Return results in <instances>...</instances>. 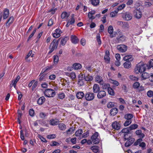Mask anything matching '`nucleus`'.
<instances>
[{"mask_svg":"<svg viewBox=\"0 0 153 153\" xmlns=\"http://www.w3.org/2000/svg\"><path fill=\"white\" fill-rule=\"evenodd\" d=\"M147 67V65L144 64L143 62H140L136 66L134 69V73L137 74H141L145 72Z\"/></svg>","mask_w":153,"mask_h":153,"instance_id":"nucleus-1","label":"nucleus"},{"mask_svg":"<svg viewBox=\"0 0 153 153\" xmlns=\"http://www.w3.org/2000/svg\"><path fill=\"white\" fill-rule=\"evenodd\" d=\"M45 96L49 97H54L56 94L55 91L51 89H46L44 92Z\"/></svg>","mask_w":153,"mask_h":153,"instance_id":"nucleus-2","label":"nucleus"},{"mask_svg":"<svg viewBox=\"0 0 153 153\" xmlns=\"http://www.w3.org/2000/svg\"><path fill=\"white\" fill-rule=\"evenodd\" d=\"M99 134L97 132H95L91 136V140L93 144H97L99 143L100 140L98 138Z\"/></svg>","mask_w":153,"mask_h":153,"instance_id":"nucleus-3","label":"nucleus"},{"mask_svg":"<svg viewBox=\"0 0 153 153\" xmlns=\"http://www.w3.org/2000/svg\"><path fill=\"white\" fill-rule=\"evenodd\" d=\"M58 45V42L56 41V40L54 39L51 43L50 45V51L48 53H51L54 50L56 49Z\"/></svg>","mask_w":153,"mask_h":153,"instance_id":"nucleus-4","label":"nucleus"},{"mask_svg":"<svg viewBox=\"0 0 153 153\" xmlns=\"http://www.w3.org/2000/svg\"><path fill=\"white\" fill-rule=\"evenodd\" d=\"M84 76L85 75L82 74H80L78 76V84L80 86H82L84 84Z\"/></svg>","mask_w":153,"mask_h":153,"instance_id":"nucleus-5","label":"nucleus"},{"mask_svg":"<svg viewBox=\"0 0 153 153\" xmlns=\"http://www.w3.org/2000/svg\"><path fill=\"white\" fill-rule=\"evenodd\" d=\"M94 93L88 92L85 95V98L88 101H91L94 99Z\"/></svg>","mask_w":153,"mask_h":153,"instance_id":"nucleus-6","label":"nucleus"},{"mask_svg":"<svg viewBox=\"0 0 153 153\" xmlns=\"http://www.w3.org/2000/svg\"><path fill=\"white\" fill-rule=\"evenodd\" d=\"M38 82L37 80H33L31 81L28 84V87H30L32 86V89L33 90L37 87L38 85Z\"/></svg>","mask_w":153,"mask_h":153,"instance_id":"nucleus-7","label":"nucleus"},{"mask_svg":"<svg viewBox=\"0 0 153 153\" xmlns=\"http://www.w3.org/2000/svg\"><path fill=\"white\" fill-rule=\"evenodd\" d=\"M62 32L59 28L56 29L54 32L53 34V37L55 38H58L60 36Z\"/></svg>","mask_w":153,"mask_h":153,"instance_id":"nucleus-8","label":"nucleus"},{"mask_svg":"<svg viewBox=\"0 0 153 153\" xmlns=\"http://www.w3.org/2000/svg\"><path fill=\"white\" fill-rule=\"evenodd\" d=\"M117 48L118 51L122 52H125L127 50V47L123 45H118L117 47Z\"/></svg>","mask_w":153,"mask_h":153,"instance_id":"nucleus-9","label":"nucleus"},{"mask_svg":"<svg viewBox=\"0 0 153 153\" xmlns=\"http://www.w3.org/2000/svg\"><path fill=\"white\" fill-rule=\"evenodd\" d=\"M122 17L125 20L128 21L132 19V16L129 13L126 12L122 15Z\"/></svg>","mask_w":153,"mask_h":153,"instance_id":"nucleus-10","label":"nucleus"},{"mask_svg":"<svg viewBox=\"0 0 153 153\" xmlns=\"http://www.w3.org/2000/svg\"><path fill=\"white\" fill-rule=\"evenodd\" d=\"M134 16L137 19L140 18L142 16V13L140 10L136 9L134 11Z\"/></svg>","mask_w":153,"mask_h":153,"instance_id":"nucleus-11","label":"nucleus"},{"mask_svg":"<svg viewBox=\"0 0 153 153\" xmlns=\"http://www.w3.org/2000/svg\"><path fill=\"white\" fill-rule=\"evenodd\" d=\"M112 126L113 128L118 130L120 128L121 124L119 122L115 121L112 123Z\"/></svg>","mask_w":153,"mask_h":153,"instance_id":"nucleus-12","label":"nucleus"},{"mask_svg":"<svg viewBox=\"0 0 153 153\" xmlns=\"http://www.w3.org/2000/svg\"><path fill=\"white\" fill-rule=\"evenodd\" d=\"M123 59L126 61L131 62L133 60V58L131 55H127L124 57Z\"/></svg>","mask_w":153,"mask_h":153,"instance_id":"nucleus-13","label":"nucleus"},{"mask_svg":"<svg viewBox=\"0 0 153 153\" xmlns=\"http://www.w3.org/2000/svg\"><path fill=\"white\" fill-rule=\"evenodd\" d=\"M104 60L106 62L108 63L109 62L110 58L109 57V52L108 51H106L105 52V54L104 57Z\"/></svg>","mask_w":153,"mask_h":153,"instance_id":"nucleus-14","label":"nucleus"},{"mask_svg":"<svg viewBox=\"0 0 153 153\" xmlns=\"http://www.w3.org/2000/svg\"><path fill=\"white\" fill-rule=\"evenodd\" d=\"M106 95V92L105 91H101L99 92L97 97L98 98H102Z\"/></svg>","mask_w":153,"mask_h":153,"instance_id":"nucleus-15","label":"nucleus"},{"mask_svg":"<svg viewBox=\"0 0 153 153\" xmlns=\"http://www.w3.org/2000/svg\"><path fill=\"white\" fill-rule=\"evenodd\" d=\"M71 41L72 43L76 44L78 42L79 40L76 36L72 35L71 37Z\"/></svg>","mask_w":153,"mask_h":153,"instance_id":"nucleus-16","label":"nucleus"},{"mask_svg":"<svg viewBox=\"0 0 153 153\" xmlns=\"http://www.w3.org/2000/svg\"><path fill=\"white\" fill-rule=\"evenodd\" d=\"M134 141V138H130L125 143V146L126 147H128L133 143Z\"/></svg>","mask_w":153,"mask_h":153,"instance_id":"nucleus-17","label":"nucleus"},{"mask_svg":"<svg viewBox=\"0 0 153 153\" xmlns=\"http://www.w3.org/2000/svg\"><path fill=\"white\" fill-rule=\"evenodd\" d=\"M149 74L147 73H143L141 75V79L142 80H145L146 79L149 78Z\"/></svg>","mask_w":153,"mask_h":153,"instance_id":"nucleus-18","label":"nucleus"},{"mask_svg":"<svg viewBox=\"0 0 153 153\" xmlns=\"http://www.w3.org/2000/svg\"><path fill=\"white\" fill-rule=\"evenodd\" d=\"M95 80L97 82L101 84H102L103 83L102 77L99 76H97L95 77Z\"/></svg>","mask_w":153,"mask_h":153,"instance_id":"nucleus-19","label":"nucleus"},{"mask_svg":"<svg viewBox=\"0 0 153 153\" xmlns=\"http://www.w3.org/2000/svg\"><path fill=\"white\" fill-rule=\"evenodd\" d=\"M93 91L95 93H97L100 91V88L99 85L97 84H94L93 87Z\"/></svg>","mask_w":153,"mask_h":153,"instance_id":"nucleus-20","label":"nucleus"},{"mask_svg":"<svg viewBox=\"0 0 153 153\" xmlns=\"http://www.w3.org/2000/svg\"><path fill=\"white\" fill-rule=\"evenodd\" d=\"M117 39L119 42H123L125 40L126 38L123 35H120L117 37Z\"/></svg>","mask_w":153,"mask_h":153,"instance_id":"nucleus-21","label":"nucleus"},{"mask_svg":"<svg viewBox=\"0 0 153 153\" xmlns=\"http://www.w3.org/2000/svg\"><path fill=\"white\" fill-rule=\"evenodd\" d=\"M73 68L75 70H78L81 68L82 65L79 63H75L73 65Z\"/></svg>","mask_w":153,"mask_h":153,"instance_id":"nucleus-22","label":"nucleus"},{"mask_svg":"<svg viewBox=\"0 0 153 153\" xmlns=\"http://www.w3.org/2000/svg\"><path fill=\"white\" fill-rule=\"evenodd\" d=\"M70 14L66 12H63L61 15V18L62 19L67 18L69 16Z\"/></svg>","mask_w":153,"mask_h":153,"instance_id":"nucleus-23","label":"nucleus"},{"mask_svg":"<svg viewBox=\"0 0 153 153\" xmlns=\"http://www.w3.org/2000/svg\"><path fill=\"white\" fill-rule=\"evenodd\" d=\"M114 29L112 26H110L108 27V33L110 34V36L111 37H114L112 35Z\"/></svg>","mask_w":153,"mask_h":153,"instance_id":"nucleus-24","label":"nucleus"},{"mask_svg":"<svg viewBox=\"0 0 153 153\" xmlns=\"http://www.w3.org/2000/svg\"><path fill=\"white\" fill-rule=\"evenodd\" d=\"M45 101V99L44 97L42 96L40 97L37 101L39 105L42 104Z\"/></svg>","mask_w":153,"mask_h":153,"instance_id":"nucleus-25","label":"nucleus"},{"mask_svg":"<svg viewBox=\"0 0 153 153\" xmlns=\"http://www.w3.org/2000/svg\"><path fill=\"white\" fill-rule=\"evenodd\" d=\"M130 61H126L123 64V66L126 68H129L131 67V64Z\"/></svg>","mask_w":153,"mask_h":153,"instance_id":"nucleus-26","label":"nucleus"},{"mask_svg":"<svg viewBox=\"0 0 153 153\" xmlns=\"http://www.w3.org/2000/svg\"><path fill=\"white\" fill-rule=\"evenodd\" d=\"M91 4L94 6H96L99 4L100 0H90Z\"/></svg>","mask_w":153,"mask_h":153,"instance_id":"nucleus-27","label":"nucleus"},{"mask_svg":"<svg viewBox=\"0 0 153 153\" xmlns=\"http://www.w3.org/2000/svg\"><path fill=\"white\" fill-rule=\"evenodd\" d=\"M136 134L140 137L143 138L144 136V134L142 133L141 130H138L136 131Z\"/></svg>","mask_w":153,"mask_h":153,"instance_id":"nucleus-28","label":"nucleus"},{"mask_svg":"<svg viewBox=\"0 0 153 153\" xmlns=\"http://www.w3.org/2000/svg\"><path fill=\"white\" fill-rule=\"evenodd\" d=\"M59 122V120L57 119H53L50 121V124L52 126L56 125Z\"/></svg>","mask_w":153,"mask_h":153,"instance_id":"nucleus-29","label":"nucleus"},{"mask_svg":"<svg viewBox=\"0 0 153 153\" xmlns=\"http://www.w3.org/2000/svg\"><path fill=\"white\" fill-rule=\"evenodd\" d=\"M74 128L71 127L65 133L68 135H70L74 133Z\"/></svg>","mask_w":153,"mask_h":153,"instance_id":"nucleus-30","label":"nucleus"},{"mask_svg":"<svg viewBox=\"0 0 153 153\" xmlns=\"http://www.w3.org/2000/svg\"><path fill=\"white\" fill-rule=\"evenodd\" d=\"M84 94L82 92H79L76 94V96L77 98L81 99L84 96Z\"/></svg>","mask_w":153,"mask_h":153,"instance_id":"nucleus-31","label":"nucleus"},{"mask_svg":"<svg viewBox=\"0 0 153 153\" xmlns=\"http://www.w3.org/2000/svg\"><path fill=\"white\" fill-rule=\"evenodd\" d=\"M9 14V10L7 9H5L4 13L3 19H7V18L8 17Z\"/></svg>","mask_w":153,"mask_h":153,"instance_id":"nucleus-32","label":"nucleus"},{"mask_svg":"<svg viewBox=\"0 0 153 153\" xmlns=\"http://www.w3.org/2000/svg\"><path fill=\"white\" fill-rule=\"evenodd\" d=\"M84 79H85L86 81H92L93 79V78L91 76L88 75L86 76H85Z\"/></svg>","mask_w":153,"mask_h":153,"instance_id":"nucleus-33","label":"nucleus"},{"mask_svg":"<svg viewBox=\"0 0 153 153\" xmlns=\"http://www.w3.org/2000/svg\"><path fill=\"white\" fill-rule=\"evenodd\" d=\"M118 112V110L117 108H114L112 109L111 110L110 114L111 115H115Z\"/></svg>","mask_w":153,"mask_h":153,"instance_id":"nucleus-34","label":"nucleus"},{"mask_svg":"<svg viewBox=\"0 0 153 153\" xmlns=\"http://www.w3.org/2000/svg\"><path fill=\"white\" fill-rule=\"evenodd\" d=\"M68 39V38L66 37L62 39L61 41V44L62 45H64L67 42V40Z\"/></svg>","mask_w":153,"mask_h":153,"instance_id":"nucleus-35","label":"nucleus"},{"mask_svg":"<svg viewBox=\"0 0 153 153\" xmlns=\"http://www.w3.org/2000/svg\"><path fill=\"white\" fill-rule=\"evenodd\" d=\"M34 56V54L32 53V51H30L26 56L25 59H27L28 58H32Z\"/></svg>","mask_w":153,"mask_h":153,"instance_id":"nucleus-36","label":"nucleus"},{"mask_svg":"<svg viewBox=\"0 0 153 153\" xmlns=\"http://www.w3.org/2000/svg\"><path fill=\"white\" fill-rule=\"evenodd\" d=\"M124 138L125 140H128L130 138H133L131 137L130 134L129 133L124 134Z\"/></svg>","mask_w":153,"mask_h":153,"instance_id":"nucleus-37","label":"nucleus"},{"mask_svg":"<svg viewBox=\"0 0 153 153\" xmlns=\"http://www.w3.org/2000/svg\"><path fill=\"white\" fill-rule=\"evenodd\" d=\"M91 149L93 152L95 153L99 151V147L97 146H92Z\"/></svg>","mask_w":153,"mask_h":153,"instance_id":"nucleus-38","label":"nucleus"},{"mask_svg":"<svg viewBox=\"0 0 153 153\" xmlns=\"http://www.w3.org/2000/svg\"><path fill=\"white\" fill-rule=\"evenodd\" d=\"M130 131V130L129 128V127H127L123 128L121 131V132L122 133H124V134H127L129 133Z\"/></svg>","mask_w":153,"mask_h":153,"instance_id":"nucleus-39","label":"nucleus"},{"mask_svg":"<svg viewBox=\"0 0 153 153\" xmlns=\"http://www.w3.org/2000/svg\"><path fill=\"white\" fill-rule=\"evenodd\" d=\"M67 75L70 77L72 79H74L76 77V75L75 73L72 72L69 74L68 73Z\"/></svg>","mask_w":153,"mask_h":153,"instance_id":"nucleus-40","label":"nucleus"},{"mask_svg":"<svg viewBox=\"0 0 153 153\" xmlns=\"http://www.w3.org/2000/svg\"><path fill=\"white\" fill-rule=\"evenodd\" d=\"M140 85V84L139 82H136L133 84L132 87L134 88L137 89L138 88Z\"/></svg>","mask_w":153,"mask_h":153,"instance_id":"nucleus-41","label":"nucleus"},{"mask_svg":"<svg viewBox=\"0 0 153 153\" xmlns=\"http://www.w3.org/2000/svg\"><path fill=\"white\" fill-rule=\"evenodd\" d=\"M138 127V126L136 124H134L131 125L129 127V128L130 130H134L136 129Z\"/></svg>","mask_w":153,"mask_h":153,"instance_id":"nucleus-42","label":"nucleus"},{"mask_svg":"<svg viewBox=\"0 0 153 153\" xmlns=\"http://www.w3.org/2000/svg\"><path fill=\"white\" fill-rule=\"evenodd\" d=\"M133 116L131 114H127L125 115V118L127 120H131V119L133 117Z\"/></svg>","mask_w":153,"mask_h":153,"instance_id":"nucleus-43","label":"nucleus"},{"mask_svg":"<svg viewBox=\"0 0 153 153\" xmlns=\"http://www.w3.org/2000/svg\"><path fill=\"white\" fill-rule=\"evenodd\" d=\"M108 94L112 96H114V93L113 90L111 88H108Z\"/></svg>","mask_w":153,"mask_h":153,"instance_id":"nucleus-44","label":"nucleus"},{"mask_svg":"<svg viewBox=\"0 0 153 153\" xmlns=\"http://www.w3.org/2000/svg\"><path fill=\"white\" fill-rule=\"evenodd\" d=\"M59 128L61 130H64L66 128V126L63 123H60L58 125Z\"/></svg>","mask_w":153,"mask_h":153,"instance_id":"nucleus-45","label":"nucleus"},{"mask_svg":"<svg viewBox=\"0 0 153 153\" xmlns=\"http://www.w3.org/2000/svg\"><path fill=\"white\" fill-rule=\"evenodd\" d=\"M65 97V95L64 93L60 92L58 94V98L60 99H62Z\"/></svg>","mask_w":153,"mask_h":153,"instance_id":"nucleus-46","label":"nucleus"},{"mask_svg":"<svg viewBox=\"0 0 153 153\" xmlns=\"http://www.w3.org/2000/svg\"><path fill=\"white\" fill-rule=\"evenodd\" d=\"M53 62L54 64H57L59 61V57L57 55H54L53 56Z\"/></svg>","mask_w":153,"mask_h":153,"instance_id":"nucleus-47","label":"nucleus"},{"mask_svg":"<svg viewBox=\"0 0 153 153\" xmlns=\"http://www.w3.org/2000/svg\"><path fill=\"white\" fill-rule=\"evenodd\" d=\"M17 82H16L13 79L12 81L10 83V88H11L13 86L15 88H16V85Z\"/></svg>","mask_w":153,"mask_h":153,"instance_id":"nucleus-48","label":"nucleus"},{"mask_svg":"<svg viewBox=\"0 0 153 153\" xmlns=\"http://www.w3.org/2000/svg\"><path fill=\"white\" fill-rule=\"evenodd\" d=\"M118 12V10H115L114 11L111 12L110 14V16L112 17H115L116 16Z\"/></svg>","mask_w":153,"mask_h":153,"instance_id":"nucleus-49","label":"nucleus"},{"mask_svg":"<svg viewBox=\"0 0 153 153\" xmlns=\"http://www.w3.org/2000/svg\"><path fill=\"white\" fill-rule=\"evenodd\" d=\"M83 133L82 130L79 129L77 130L75 133V135L76 136H78L81 135Z\"/></svg>","mask_w":153,"mask_h":153,"instance_id":"nucleus-50","label":"nucleus"},{"mask_svg":"<svg viewBox=\"0 0 153 153\" xmlns=\"http://www.w3.org/2000/svg\"><path fill=\"white\" fill-rule=\"evenodd\" d=\"M97 40L98 44L100 45L101 44V41L100 39V36L99 34H97Z\"/></svg>","mask_w":153,"mask_h":153,"instance_id":"nucleus-51","label":"nucleus"},{"mask_svg":"<svg viewBox=\"0 0 153 153\" xmlns=\"http://www.w3.org/2000/svg\"><path fill=\"white\" fill-rule=\"evenodd\" d=\"M13 21V17H10L8 20L7 23V25H9L12 23Z\"/></svg>","mask_w":153,"mask_h":153,"instance_id":"nucleus-52","label":"nucleus"},{"mask_svg":"<svg viewBox=\"0 0 153 153\" xmlns=\"http://www.w3.org/2000/svg\"><path fill=\"white\" fill-rule=\"evenodd\" d=\"M152 5V3L149 1H145L144 3V6L146 7H150Z\"/></svg>","mask_w":153,"mask_h":153,"instance_id":"nucleus-53","label":"nucleus"},{"mask_svg":"<svg viewBox=\"0 0 153 153\" xmlns=\"http://www.w3.org/2000/svg\"><path fill=\"white\" fill-rule=\"evenodd\" d=\"M126 7V4H123L121 5H120L117 8V10H118V12L119 10H120Z\"/></svg>","mask_w":153,"mask_h":153,"instance_id":"nucleus-54","label":"nucleus"},{"mask_svg":"<svg viewBox=\"0 0 153 153\" xmlns=\"http://www.w3.org/2000/svg\"><path fill=\"white\" fill-rule=\"evenodd\" d=\"M110 82L111 83L114 85L116 86H117L119 85V83L116 80L111 79L110 80Z\"/></svg>","mask_w":153,"mask_h":153,"instance_id":"nucleus-55","label":"nucleus"},{"mask_svg":"<svg viewBox=\"0 0 153 153\" xmlns=\"http://www.w3.org/2000/svg\"><path fill=\"white\" fill-rule=\"evenodd\" d=\"M131 123V120H127L124 124V126H127L129 125Z\"/></svg>","mask_w":153,"mask_h":153,"instance_id":"nucleus-56","label":"nucleus"},{"mask_svg":"<svg viewBox=\"0 0 153 153\" xmlns=\"http://www.w3.org/2000/svg\"><path fill=\"white\" fill-rule=\"evenodd\" d=\"M153 66V59L150 60L149 62V65L147 66L148 69H149Z\"/></svg>","mask_w":153,"mask_h":153,"instance_id":"nucleus-57","label":"nucleus"},{"mask_svg":"<svg viewBox=\"0 0 153 153\" xmlns=\"http://www.w3.org/2000/svg\"><path fill=\"white\" fill-rule=\"evenodd\" d=\"M29 114L31 117H33L34 115V111L32 109H30L29 111Z\"/></svg>","mask_w":153,"mask_h":153,"instance_id":"nucleus-58","label":"nucleus"},{"mask_svg":"<svg viewBox=\"0 0 153 153\" xmlns=\"http://www.w3.org/2000/svg\"><path fill=\"white\" fill-rule=\"evenodd\" d=\"M114 105V103L112 102H110L107 104V107L108 108H111L113 107Z\"/></svg>","mask_w":153,"mask_h":153,"instance_id":"nucleus-59","label":"nucleus"},{"mask_svg":"<svg viewBox=\"0 0 153 153\" xmlns=\"http://www.w3.org/2000/svg\"><path fill=\"white\" fill-rule=\"evenodd\" d=\"M129 78L130 79L133 80H136V81H137L138 79V78L133 76V75H131L129 76Z\"/></svg>","mask_w":153,"mask_h":153,"instance_id":"nucleus-60","label":"nucleus"},{"mask_svg":"<svg viewBox=\"0 0 153 153\" xmlns=\"http://www.w3.org/2000/svg\"><path fill=\"white\" fill-rule=\"evenodd\" d=\"M80 42L82 45V46H84L85 45L86 41L85 39L83 38H82L80 40Z\"/></svg>","mask_w":153,"mask_h":153,"instance_id":"nucleus-61","label":"nucleus"},{"mask_svg":"<svg viewBox=\"0 0 153 153\" xmlns=\"http://www.w3.org/2000/svg\"><path fill=\"white\" fill-rule=\"evenodd\" d=\"M142 141V139H139L134 143V144L135 145H140V144L141 143Z\"/></svg>","mask_w":153,"mask_h":153,"instance_id":"nucleus-62","label":"nucleus"},{"mask_svg":"<svg viewBox=\"0 0 153 153\" xmlns=\"http://www.w3.org/2000/svg\"><path fill=\"white\" fill-rule=\"evenodd\" d=\"M147 95L149 97H151L153 96V92L152 91H149L147 92Z\"/></svg>","mask_w":153,"mask_h":153,"instance_id":"nucleus-63","label":"nucleus"},{"mask_svg":"<svg viewBox=\"0 0 153 153\" xmlns=\"http://www.w3.org/2000/svg\"><path fill=\"white\" fill-rule=\"evenodd\" d=\"M149 78V80L153 83V74L152 73L150 74Z\"/></svg>","mask_w":153,"mask_h":153,"instance_id":"nucleus-64","label":"nucleus"}]
</instances>
